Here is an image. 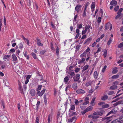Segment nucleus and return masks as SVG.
<instances>
[{"instance_id": "nucleus-58", "label": "nucleus", "mask_w": 123, "mask_h": 123, "mask_svg": "<svg viewBox=\"0 0 123 123\" xmlns=\"http://www.w3.org/2000/svg\"><path fill=\"white\" fill-rule=\"evenodd\" d=\"M89 3L88 2H87L86 3V4L85 5L84 9H85V10H86V8H87L88 6L89 5Z\"/></svg>"}, {"instance_id": "nucleus-47", "label": "nucleus", "mask_w": 123, "mask_h": 123, "mask_svg": "<svg viewBox=\"0 0 123 123\" xmlns=\"http://www.w3.org/2000/svg\"><path fill=\"white\" fill-rule=\"evenodd\" d=\"M19 89L21 91L23 92V89L21 85L20 84H19Z\"/></svg>"}, {"instance_id": "nucleus-55", "label": "nucleus", "mask_w": 123, "mask_h": 123, "mask_svg": "<svg viewBox=\"0 0 123 123\" xmlns=\"http://www.w3.org/2000/svg\"><path fill=\"white\" fill-rule=\"evenodd\" d=\"M90 55H87V57L86 59V61H88V60L90 58Z\"/></svg>"}, {"instance_id": "nucleus-62", "label": "nucleus", "mask_w": 123, "mask_h": 123, "mask_svg": "<svg viewBox=\"0 0 123 123\" xmlns=\"http://www.w3.org/2000/svg\"><path fill=\"white\" fill-rule=\"evenodd\" d=\"M70 74L72 77H73L74 75L75 74L74 72H72L70 73Z\"/></svg>"}, {"instance_id": "nucleus-41", "label": "nucleus", "mask_w": 123, "mask_h": 123, "mask_svg": "<svg viewBox=\"0 0 123 123\" xmlns=\"http://www.w3.org/2000/svg\"><path fill=\"white\" fill-rule=\"evenodd\" d=\"M119 8V7L118 6H115L114 9V10L115 12L117 11Z\"/></svg>"}, {"instance_id": "nucleus-6", "label": "nucleus", "mask_w": 123, "mask_h": 123, "mask_svg": "<svg viewBox=\"0 0 123 123\" xmlns=\"http://www.w3.org/2000/svg\"><path fill=\"white\" fill-rule=\"evenodd\" d=\"M45 90V89H43L40 92L39 91H38L37 92V94H39L38 95L40 96H41L44 92Z\"/></svg>"}, {"instance_id": "nucleus-39", "label": "nucleus", "mask_w": 123, "mask_h": 123, "mask_svg": "<svg viewBox=\"0 0 123 123\" xmlns=\"http://www.w3.org/2000/svg\"><path fill=\"white\" fill-rule=\"evenodd\" d=\"M18 47L20 49H21L23 48V46L22 43H20L18 45Z\"/></svg>"}, {"instance_id": "nucleus-3", "label": "nucleus", "mask_w": 123, "mask_h": 123, "mask_svg": "<svg viewBox=\"0 0 123 123\" xmlns=\"http://www.w3.org/2000/svg\"><path fill=\"white\" fill-rule=\"evenodd\" d=\"M76 120V117H73L72 118H69L68 120V122L70 123H74Z\"/></svg>"}, {"instance_id": "nucleus-52", "label": "nucleus", "mask_w": 123, "mask_h": 123, "mask_svg": "<svg viewBox=\"0 0 123 123\" xmlns=\"http://www.w3.org/2000/svg\"><path fill=\"white\" fill-rule=\"evenodd\" d=\"M90 26L89 25H86L85 27V29L87 31V30H89L90 28Z\"/></svg>"}, {"instance_id": "nucleus-22", "label": "nucleus", "mask_w": 123, "mask_h": 123, "mask_svg": "<svg viewBox=\"0 0 123 123\" xmlns=\"http://www.w3.org/2000/svg\"><path fill=\"white\" fill-rule=\"evenodd\" d=\"M85 59L83 57L81 58V60L79 61L78 62V63L79 64H81L83 63L85 61Z\"/></svg>"}, {"instance_id": "nucleus-16", "label": "nucleus", "mask_w": 123, "mask_h": 123, "mask_svg": "<svg viewBox=\"0 0 123 123\" xmlns=\"http://www.w3.org/2000/svg\"><path fill=\"white\" fill-rule=\"evenodd\" d=\"M93 76L94 77L95 79H97L98 77V73L97 71H94Z\"/></svg>"}, {"instance_id": "nucleus-30", "label": "nucleus", "mask_w": 123, "mask_h": 123, "mask_svg": "<svg viewBox=\"0 0 123 123\" xmlns=\"http://www.w3.org/2000/svg\"><path fill=\"white\" fill-rule=\"evenodd\" d=\"M11 56L9 55H7L4 56V57L3 58V60L4 59H6L8 58H9Z\"/></svg>"}, {"instance_id": "nucleus-10", "label": "nucleus", "mask_w": 123, "mask_h": 123, "mask_svg": "<svg viewBox=\"0 0 123 123\" xmlns=\"http://www.w3.org/2000/svg\"><path fill=\"white\" fill-rule=\"evenodd\" d=\"M117 121L120 123H122L123 122V116L120 117L117 119Z\"/></svg>"}, {"instance_id": "nucleus-48", "label": "nucleus", "mask_w": 123, "mask_h": 123, "mask_svg": "<svg viewBox=\"0 0 123 123\" xmlns=\"http://www.w3.org/2000/svg\"><path fill=\"white\" fill-rule=\"evenodd\" d=\"M80 68H76L74 70V71L75 73H78L80 71Z\"/></svg>"}, {"instance_id": "nucleus-20", "label": "nucleus", "mask_w": 123, "mask_h": 123, "mask_svg": "<svg viewBox=\"0 0 123 123\" xmlns=\"http://www.w3.org/2000/svg\"><path fill=\"white\" fill-rule=\"evenodd\" d=\"M105 111L104 110H102L100 111H98V115L101 116L103 115V113H105Z\"/></svg>"}, {"instance_id": "nucleus-13", "label": "nucleus", "mask_w": 123, "mask_h": 123, "mask_svg": "<svg viewBox=\"0 0 123 123\" xmlns=\"http://www.w3.org/2000/svg\"><path fill=\"white\" fill-rule=\"evenodd\" d=\"M92 109L93 107L92 106H89L88 107H87L86 109V111L87 112L92 110Z\"/></svg>"}, {"instance_id": "nucleus-34", "label": "nucleus", "mask_w": 123, "mask_h": 123, "mask_svg": "<svg viewBox=\"0 0 123 123\" xmlns=\"http://www.w3.org/2000/svg\"><path fill=\"white\" fill-rule=\"evenodd\" d=\"M42 87V85H39L38 86L37 88V91H38L41 90Z\"/></svg>"}, {"instance_id": "nucleus-40", "label": "nucleus", "mask_w": 123, "mask_h": 123, "mask_svg": "<svg viewBox=\"0 0 123 123\" xmlns=\"http://www.w3.org/2000/svg\"><path fill=\"white\" fill-rule=\"evenodd\" d=\"M99 116H98L93 115L92 117V118L93 119H95L98 118Z\"/></svg>"}, {"instance_id": "nucleus-45", "label": "nucleus", "mask_w": 123, "mask_h": 123, "mask_svg": "<svg viewBox=\"0 0 123 123\" xmlns=\"http://www.w3.org/2000/svg\"><path fill=\"white\" fill-rule=\"evenodd\" d=\"M91 84V83L90 82H88L86 83L85 84V86H86L87 87L89 86Z\"/></svg>"}, {"instance_id": "nucleus-60", "label": "nucleus", "mask_w": 123, "mask_h": 123, "mask_svg": "<svg viewBox=\"0 0 123 123\" xmlns=\"http://www.w3.org/2000/svg\"><path fill=\"white\" fill-rule=\"evenodd\" d=\"M123 10V8H120V9H119V10L118 11L117 13L121 14V12Z\"/></svg>"}, {"instance_id": "nucleus-50", "label": "nucleus", "mask_w": 123, "mask_h": 123, "mask_svg": "<svg viewBox=\"0 0 123 123\" xmlns=\"http://www.w3.org/2000/svg\"><path fill=\"white\" fill-rule=\"evenodd\" d=\"M79 101L77 99H75L74 101V103L76 105H78L79 104Z\"/></svg>"}, {"instance_id": "nucleus-17", "label": "nucleus", "mask_w": 123, "mask_h": 123, "mask_svg": "<svg viewBox=\"0 0 123 123\" xmlns=\"http://www.w3.org/2000/svg\"><path fill=\"white\" fill-rule=\"evenodd\" d=\"M81 6L80 5H78L75 7V10L77 11H78L79 9L81 8Z\"/></svg>"}, {"instance_id": "nucleus-4", "label": "nucleus", "mask_w": 123, "mask_h": 123, "mask_svg": "<svg viewBox=\"0 0 123 123\" xmlns=\"http://www.w3.org/2000/svg\"><path fill=\"white\" fill-rule=\"evenodd\" d=\"M12 58L13 59L12 61L14 62V63H16L18 62H17L18 60L17 58L14 54H13L12 55Z\"/></svg>"}, {"instance_id": "nucleus-15", "label": "nucleus", "mask_w": 123, "mask_h": 123, "mask_svg": "<svg viewBox=\"0 0 123 123\" xmlns=\"http://www.w3.org/2000/svg\"><path fill=\"white\" fill-rule=\"evenodd\" d=\"M92 39L91 37H89L85 41V42L84 43L85 44L86 43H89L92 40Z\"/></svg>"}, {"instance_id": "nucleus-63", "label": "nucleus", "mask_w": 123, "mask_h": 123, "mask_svg": "<svg viewBox=\"0 0 123 123\" xmlns=\"http://www.w3.org/2000/svg\"><path fill=\"white\" fill-rule=\"evenodd\" d=\"M114 93V92L113 91H109L108 93L109 95H111L113 94Z\"/></svg>"}, {"instance_id": "nucleus-43", "label": "nucleus", "mask_w": 123, "mask_h": 123, "mask_svg": "<svg viewBox=\"0 0 123 123\" xmlns=\"http://www.w3.org/2000/svg\"><path fill=\"white\" fill-rule=\"evenodd\" d=\"M107 50H105V51L104 53L103 54V55L104 56V58H105L107 55Z\"/></svg>"}, {"instance_id": "nucleus-46", "label": "nucleus", "mask_w": 123, "mask_h": 123, "mask_svg": "<svg viewBox=\"0 0 123 123\" xmlns=\"http://www.w3.org/2000/svg\"><path fill=\"white\" fill-rule=\"evenodd\" d=\"M101 18L100 17H98L97 19V22L98 23H100L101 21Z\"/></svg>"}, {"instance_id": "nucleus-38", "label": "nucleus", "mask_w": 123, "mask_h": 123, "mask_svg": "<svg viewBox=\"0 0 123 123\" xmlns=\"http://www.w3.org/2000/svg\"><path fill=\"white\" fill-rule=\"evenodd\" d=\"M20 52V51L19 50H17L16 51V55L18 56V58H19V53Z\"/></svg>"}, {"instance_id": "nucleus-25", "label": "nucleus", "mask_w": 123, "mask_h": 123, "mask_svg": "<svg viewBox=\"0 0 123 123\" xmlns=\"http://www.w3.org/2000/svg\"><path fill=\"white\" fill-rule=\"evenodd\" d=\"M59 47L58 46H57L56 49V55L57 56H58L59 55Z\"/></svg>"}, {"instance_id": "nucleus-1", "label": "nucleus", "mask_w": 123, "mask_h": 123, "mask_svg": "<svg viewBox=\"0 0 123 123\" xmlns=\"http://www.w3.org/2000/svg\"><path fill=\"white\" fill-rule=\"evenodd\" d=\"M80 75L79 74H76L75 76L73 78L74 81V82L78 81L79 83L81 81L79 79L80 78Z\"/></svg>"}, {"instance_id": "nucleus-9", "label": "nucleus", "mask_w": 123, "mask_h": 123, "mask_svg": "<svg viewBox=\"0 0 123 123\" xmlns=\"http://www.w3.org/2000/svg\"><path fill=\"white\" fill-rule=\"evenodd\" d=\"M31 95L32 96H34L36 95V92L35 90L32 89L30 91Z\"/></svg>"}, {"instance_id": "nucleus-24", "label": "nucleus", "mask_w": 123, "mask_h": 123, "mask_svg": "<svg viewBox=\"0 0 123 123\" xmlns=\"http://www.w3.org/2000/svg\"><path fill=\"white\" fill-rule=\"evenodd\" d=\"M117 86L115 85H113L110 87V88L111 90H115L117 88Z\"/></svg>"}, {"instance_id": "nucleus-8", "label": "nucleus", "mask_w": 123, "mask_h": 123, "mask_svg": "<svg viewBox=\"0 0 123 123\" xmlns=\"http://www.w3.org/2000/svg\"><path fill=\"white\" fill-rule=\"evenodd\" d=\"M76 92L78 94H83L85 93V91L82 89L78 90L76 91Z\"/></svg>"}, {"instance_id": "nucleus-29", "label": "nucleus", "mask_w": 123, "mask_h": 123, "mask_svg": "<svg viewBox=\"0 0 123 123\" xmlns=\"http://www.w3.org/2000/svg\"><path fill=\"white\" fill-rule=\"evenodd\" d=\"M109 105L108 104H105L103 105L102 106V108H107L109 107Z\"/></svg>"}, {"instance_id": "nucleus-54", "label": "nucleus", "mask_w": 123, "mask_h": 123, "mask_svg": "<svg viewBox=\"0 0 123 123\" xmlns=\"http://www.w3.org/2000/svg\"><path fill=\"white\" fill-rule=\"evenodd\" d=\"M117 13V15L116 16L115 18L116 19L118 18L121 15V14H119V13Z\"/></svg>"}, {"instance_id": "nucleus-31", "label": "nucleus", "mask_w": 123, "mask_h": 123, "mask_svg": "<svg viewBox=\"0 0 123 123\" xmlns=\"http://www.w3.org/2000/svg\"><path fill=\"white\" fill-rule=\"evenodd\" d=\"M31 54L33 57V58L35 59H36L37 58L36 54L34 53H32Z\"/></svg>"}, {"instance_id": "nucleus-23", "label": "nucleus", "mask_w": 123, "mask_h": 123, "mask_svg": "<svg viewBox=\"0 0 123 123\" xmlns=\"http://www.w3.org/2000/svg\"><path fill=\"white\" fill-rule=\"evenodd\" d=\"M95 99L96 98L95 97H94L93 98L90 103V104L91 105L93 106L95 105L94 103Z\"/></svg>"}, {"instance_id": "nucleus-44", "label": "nucleus", "mask_w": 123, "mask_h": 123, "mask_svg": "<svg viewBox=\"0 0 123 123\" xmlns=\"http://www.w3.org/2000/svg\"><path fill=\"white\" fill-rule=\"evenodd\" d=\"M80 57H86V53L84 52L82 54H81L80 55Z\"/></svg>"}, {"instance_id": "nucleus-37", "label": "nucleus", "mask_w": 123, "mask_h": 123, "mask_svg": "<svg viewBox=\"0 0 123 123\" xmlns=\"http://www.w3.org/2000/svg\"><path fill=\"white\" fill-rule=\"evenodd\" d=\"M40 77V80L42 82H45L44 80L43 79V76L42 75H39Z\"/></svg>"}, {"instance_id": "nucleus-18", "label": "nucleus", "mask_w": 123, "mask_h": 123, "mask_svg": "<svg viewBox=\"0 0 123 123\" xmlns=\"http://www.w3.org/2000/svg\"><path fill=\"white\" fill-rule=\"evenodd\" d=\"M89 67V65H86L84 66L83 68V70L82 71V72H83L84 71H85Z\"/></svg>"}, {"instance_id": "nucleus-2", "label": "nucleus", "mask_w": 123, "mask_h": 123, "mask_svg": "<svg viewBox=\"0 0 123 123\" xmlns=\"http://www.w3.org/2000/svg\"><path fill=\"white\" fill-rule=\"evenodd\" d=\"M114 116V115H113L110 117H105V118L102 119L103 120V121H104L105 122L109 123V122L111 120V118L112 117H113Z\"/></svg>"}, {"instance_id": "nucleus-61", "label": "nucleus", "mask_w": 123, "mask_h": 123, "mask_svg": "<svg viewBox=\"0 0 123 123\" xmlns=\"http://www.w3.org/2000/svg\"><path fill=\"white\" fill-rule=\"evenodd\" d=\"M40 104V102L39 101H38L37 102V103L36 105V106L37 108H38L39 106V105Z\"/></svg>"}, {"instance_id": "nucleus-57", "label": "nucleus", "mask_w": 123, "mask_h": 123, "mask_svg": "<svg viewBox=\"0 0 123 123\" xmlns=\"http://www.w3.org/2000/svg\"><path fill=\"white\" fill-rule=\"evenodd\" d=\"M107 68V66L106 65H105L104 66L103 68L102 69V72L103 73H104L105 70V69Z\"/></svg>"}, {"instance_id": "nucleus-11", "label": "nucleus", "mask_w": 123, "mask_h": 123, "mask_svg": "<svg viewBox=\"0 0 123 123\" xmlns=\"http://www.w3.org/2000/svg\"><path fill=\"white\" fill-rule=\"evenodd\" d=\"M69 76L68 75H67L65 76L64 79V82L67 83L68 82V81L69 80Z\"/></svg>"}, {"instance_id": "nucleus-26", "label": "nucleus", "mask_w": 123, "mask_h": 123, "mask_svg": "<svg viewBox=\"0 0 123 123\" xmlns=\"http://www.w3.org/2000/svg\"><path fill=\"white\" fill-rule=\"evenodd\" d=\"M75 109V106L74 105H72L71 106V107L69 110V112H70V110H73Z\"/></svg>"}, {"instance_id": "nucleus-32", "label": "nucleus", "mask_w": 123, "mask_h": 123, "mask_svg": "<svg viewBox=\"0 0 123 123\" xmlns=\"http://www.w3.org/2000/svg\"><path fill=\"white\" fill-rule=\"evenodd\" d=\"M110 25V24L109 23H107L105 27V30H106L109 29Z\"/></svg>"}, {"instance_id": "nucleus-33", "label": "nucleus", "mask_w": 123, "mask_h": 123, "mask_svg": "<svg viewBox=\"0 0 123 123\" xmlns=\"http://www.w3.org/2000/svg\"><path fill=\"white\" fill-rule=\"evenodd\" d=\"M95 7V3L94 2H92L91 6V9H94Z\"/></svg>"}, {"instance_id": "nucleus-59", "label": "nucleus", "mask_w": 123, "mask_h": 123, "mask_svg": "<svg viewBox=\"0 0 123 123\" xmlns=\"http://www.w3.org/2000/svg\"><path fill=\"white\" fill-rule=\"evenodd\" d=\"M39 119L37 116L36 117V120H35V123H39Z\"/></svg>"}, {"instance_id": "nucleus-12", "label": "nucleus", "mask_w": 123, "mask_h": 123, "mask_svg": "<svg viewBox=\"0 0 123 123\" xmlns=\"http://www.w3.org/2000/svg\"><path fill=\"white\" fill-rule=\"evenodd\" d=\"M72 88L74 90H76L77 88V84L76 83H74L72 85Z\"/></svg>"}, {"instance_id": "nucleus-28", "label": "nucleus", "mask_w": 123, "mask_h": 123, "mask_svg": "<svg viewBox=\"0 0 123 123\" xmlns=\"http://www.w3.org/2000/svg\"><path fill=\"white\" fill-rule=\"evenodd\" d=\"M6 120L7 118L6 116H4L3 118L1 119V121L3 122L6 123Z\"/></svg>"}, {"instance_id": "nucleus-19", "label": "nucleus", "mask_w": 123, "mask_h": 123, "mask_svg": "<svg viewBox=\"0 0 123 123\" xmlns=\"http://www.w3.org/2000/svg\"><path fill=\"white\" fill-rule=\"evenodd\" d=\"M108 98V96L107 95H105L103 96L101 98V99L102 100H105L107 99Z\"/></svg>"}, {"instance_id": "nucleus-5", "label": "nucleus", "mask_w": 123, "mask_h": 123, "mask_svg": "<svg viewBox=\"0 0 123 123\" xmlns=\"http://www.w3.org/2000/svg\"><path fill=\"white\" fill-rule=\"evenodd\" d=\"M36 39L37 41V45L39 46H43V43H41V40L39 38L37 37L36 38Z\"/></svg>"}, {"instance_id": "nucleus-27", "label": "nucleus", "mask_w": 123, "mask_h": 123, "mask_svg": "<svg viewBox=\"0 0 123 123\" xmlns=\"http://www.w3.org/2000/svg\"><path fill=\"white\" fill-rule=\"evenodd\" d=\"M119 75L118 74H116L112 76L111 78L112 79H117L118 78Z\"/></svg>"}, {"instance_id": "nucleus-64", "label": "nucleus", "mask_w": 123, "mask_h": 123, "mask_svg": "<svg viewBox=\"0 0 123 123\" xmlns=\"http://www.w3.org/2000/svg\"><path fill=\"white\" fill-rule=\"evenodd\" d=\"M90 50V49L89 47H88L87 49L86 50L84 51L86 53V52H89Z\"/></svg>"}, {"instance_id": "nucleus-56", "label": "nucleus", "mask_w": 123, "mask_h": 123, "mask_svg": "<svg viewBox=\"0 0 123 123\" xmlns=\"http://www.w3.org/2000/svg\"><path fill=\"white\" fill-rule=\"evenodd\" d=\"M31 75H28L27 76V77L26 78V80H29L31 78Z\"/></svg>"}, {"instance_id": "nucleus-7", "label": "nucleus", "mask_w": 123, "mask_h": 123, "mask_svg": "<svg viewBox=\"0 0 123 123\" xmlns=\"http://www.w3.org/2000/svg\"><path fill=\"white\" fill-rule=\"evenodd\" d=\"M117 2L115 0H112L110 4L112 5L113 6H115L117 5Z\"/></svg>"}, {"instance_id": "nucleus-35", "label": "nucleus", "mask_w": 123, "mask_h": 123, "mask_svg": "<svg viewBox=\"0 0 123 123\" xmlns=\"http://www.w3.org/2000/svg\"><path fill=\"white\" fill-rule=\"evenodd\" d=\"M23 3L22 1H20L19 2V6L20 8L22 7L23 6Z\"/></svg>"}, {"instance_id": "nucleus-14", "label": "nucleus", "mask_w": 123, "mask_h": 123, "mask_svg": "<svg viewBox=\"0 0 123 123\" xmlns=\"http://www.w3.org/2000/svg\"><path fill=\"white\" fill-rule=\"evenodd\" d=\"M117 67H115L113 68V71L112 73L113 74H115L117 73L118 72V70H117Z\"/></svg>"}, {"instance_id": "nucleus-36", "label": "nucleus", "mask_w": 123, "mask_h": 123, "mask_svg": "<svg viewBox=\"0 0 123 123\" xmlns=\"http://www.w3.org/2000/svg\"><path fill=\"white\" fill-rule=\"evenodd\" d=\"M112 41V40L111 38V37H110L109 39V40L107 42V45H110V44H111V42Z\"/></svg>"}, {"instance_id": "nucleus-21", "label": "nucleus", "mask_w": 123, "mask_h": 123, "mask_svg": "<svg viewBox=\"0 0 123 123\" xmlns=\"http://www.w3.org/2000/svg\"><path fill=\"white\" fill-rule=\"evenodd\" d=\"M28 54V52L27 51H25V53L24 54V56L26 57L27 59H29V55H27Z\"/></svg>"}, {"instance_id": "nucleus-53", "label": "nucleus", "mask_w": 123, "mask_h": 123, "mask_svg": "<svg viewBox=\"0 0 123 123\" xmlns=\"http://www.w3.org/2000/svg\"><path fill=\"white\" fill-rule=\"evenodd\" d=\"M48 123H50V115H49L48 119Z\"/></svg>"}, {"instance_id": "nucleus-51", "label": "nucleus", "mask_w": 123, "mask_h": 123, "mask_svg": "<svg viewBox=\"0 0 123 123\" xmlns=\"http://www.w3.org/2000/svg\"><path fill=\"white\" fill-rule=\"evenodd\" d=\"M82 27V25L81 24H78L77 26V28L78 29H80Z\"/></svg>"}, {"instance_id": "nucleus-49", "label": "nucleus", "mask_w": 123, "mask_h": 123, "mask_svg": "<svg viewBox=\"0 0 123 123\" xmlns=\"http://www.w3.org/2000/svg\"><path fill=\"white\" fill-rule=\"evenodd\" d=\"M46 52V50H43L40 51V53L41 55H43Z\"/></svg>"}, {"instance_id": "nucleus-42", "label": "nucleus", "mask_w": 123, "mask_h": 123, "mask_svg": "<svg viewBox=\"0 0 123 123\" xmlns=\"http://www.w3.org/2000/svg\"><path fill=\"white\" fill-rule=\"evenodd\" d=\"M123 46V42L119 44L118 45V48H121Z\"/></svg>"}]
</instances>
